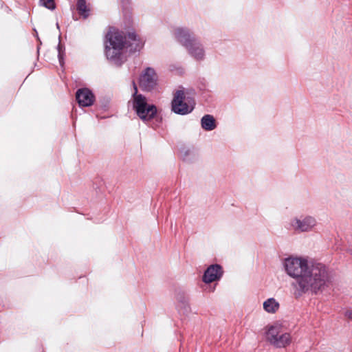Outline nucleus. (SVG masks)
Listing matches in <instances>:
<instances>
[{
	"label": "nucleus",
	"mask_w": 352,
	"mask_h": 352,
	"mask_svg": "<svg viewBox=\"0 0 352 352\" xmlns=\"http://www.w3.org/2000/svg\"><path fill=\"white\" fill-rule=\"evenodd\" d=\"M284 267L287 274L296 279L292 284L296 289V295L317 294L331 284L332 276L321 263H309L304 258L288 257L284 261Z\"/></svg>",
	"instance_id": "nucleus-1"
},
{
	"label": "nucleus",
	"mask_w": 352,
	"mask_h": 352,
	"mask_svg": "<svg viewBox=\"0 0 352 352\" xmlns=\"http://www.w3.org/2000/svg\"><path fill=\"white\" fill-rule=\"evenodd\" d=\"M144 41L135 32L124 35L122 32L110 30L106 35L104 54L107 60L116 66H121L126 60L124 50L131 52L140 51Z\"/></svg>",
	"instance_id": "nucleus-2"
},
{
	"label": "nucleus",
	"mask_w": 352,
	"mask_h": 352,
	"mask_svg": "<svg viewBox=\"0 0 352 352\" xmlns=\"http://www.w3.org/2000/svg\"><path fill=\"white\" fill-rule=\"evenodd\" d=\"M174 35L194 60L198 62L205 60L206 50L203 43L189 29L178 28L175 29Z\"/></svg>",
	"instance_id": "nucleus-3"
},
{
	"label": "nucleus",
	"mask_w": 352,
	"mask_h": 352,
	"mask_svg": "<svg viewBox=\"0 0 352 352\" xmlns=\"http://www.w3.org/2000/svg\"><path fill=\"white\" fill-rule=\"evenodd\" d=\"M134 91L132 94L133 108L138 117L143 121L147 122L152 120L157 113V108L154 104H149L146 98L138 93V87L133 81Z\"/></svg>",
	"instance_id": "nucleus-4"
},
{
	"label": "nucleus",
	"mask_w": 352,
	"mask_h": 352,
	"mask_svg": "<svg viewBox=\"0 0 352 352\" xmlns=\"http://www.w3.org/2000/svg\"><path fill=\"white\" fill-rule=\"evenodd\" d=\"M171 106L174 113L186 115L193 110L195 101L192 98L186 96L183 90H177L174 94Z\"/></svg>",
	"instance_id": "nucleus-5"
},
{
	"label": "nucleus",
	"mask_w": 352,
	"mask_h": 352,
	"mask_svg": "<svg viewBox=\"0 0 352 352\" xmlns=\"http://www.w3.org/2000/svg\"><path fill=\"white\" fill-rule=\"evenodd\" d=\"M289 228L297 233L311 232L317 226L316 219L309 214H300L289 221Z\"/></svg>",
	"instance_id": "nucleus-6"
},
{
	"label": "nucleus",
	"mask_w": 352,
	"mask_h": 352,
	"mask_svg": "<svg viewBox=\"0 0 352 352\" xmlns=\"http://www.w3.org/2000/svg\"><path fill=\"white\" fill-rule=\"evenodd\" d=\"M267 340L278 348L285 347L291 342L289 333L283 332L280 325L276 324L269 327L266 333Z\"/></svg>",
	"instance_id": "nucleus-7"
},
{
	"label": "nucleus",
	"mask_w": 352,
	"mask_h": 352,
	"mask_svg": "<svg viewBox=\"0 0 352 352\" xmlns=\"http://www.w3.org/2000/svg\"><path fill=\"white\" fill-rule=\"evenodd\" d=\"M158 76L155 69L146 67L139 78V86L144 91H151L157 87Z\"/></svg>",
	"instance_id": "nucleus-8"
},
{
	"label": "nucleus",
	"mask_w": 352,
	"mask_h": 352,
	"mask_svg": "<svg viewBox=\"0 0 352 352\" xmlns=\"http://www.w3.org/2000/svg\"><path fill=\"white\" fill-rule=\"evenodd\" d=\"M223 275L221 267L218 264L211 265L204 272L203 281L206 283H210L219 280Z\"/></svg>",
	"instance_id": "nucleus-9"
},
{
	"label": "nucleus",
	"mask_w": 352,
	"mask_h": 352,
	"mask_svg": "<svg viewBox=\"0 0 352 352\" xmlns=\"http://www.w3.org/2000/svg\"><path fill=\"white\" fill-rule=\"evenodd\" d=\"M78 103L81 107H89L94 102L93 93L87 88L79 89L76 94Z\"/></svg>",
	"instance_id": "nucleus-10"
},
{
	"label": "nucleus",
	"mask_w": 352,
	"mask_h": 352,
	"mask_svg": "<svg viewBox=\"0 0 352 352\" xmlns=\"http://www.w3.org/2000/svg\"><path fill=\"white\" fill-rule=\"evenodd\" d=\"M201 127L205 131H212L217 127L215 120L211 115H205L201 119Z\"/></svg>",
	"instance_id": "nucleus-11"
},
{
	"label": "nucleus",
	"mask_w": 352,
	"mask_h": 352,
	"mask_svg": "<svg viewBox=\"0 0 352 352\" xmlns=\"http://www.w3.org/2000/svg\"><path fill=\"white\" fill-rule=\"evenodd\" d=\"M278 302L274 298H270L263 302L264 310L270 314L276 313L279 309Z\"/></svg>",
	"instance_id": "nucleus-12"
},
{
	"label": "nucleus",
	"mask_w": 352,
	"mask_h": 352,
	"mask_svg": "<svg viewBox=\"0 0 352 352\" xmlns=\"http://www.w3.org/2000/svg\"><path fill=\"white\" fill-rule=\"evenodd\" d=\"M76 9L80 16L84 19H87L90 12V8L87 4L86 0H78L76 3Z\"/></svg>",
	"instance_id": "nucleus-13"
},
{
	"label": "nucleus",
	"mask_w": 352,
	"mask_h": 352,
	"mask_svg": "<svg viewBox=\"0 0 352 352\" xmlns=\"http://www.w3.org/2000/svg\"><path fill=\"white\" fill-rule=\"evenodd\" d=\"M40 3L42 6L51 10H54L56 8L54 0H40Z\"/></svg>",
	"instance_id": "nucleus-14"
},
{
	"label": "nucleus",
	"mask_w": 352,
	"mask_h": 352,
	"mask_svg": "<svg viewBox=\"0 0 352 352\" xmlns=\"http://www.w3.org/2000/svg\"><path fill=\"white\" fill-rule=\"evenodd\" d=\"M58 60L60 62V64L63 65V47L60 44L58 45Z\"/></svg>",
	"instance_id": "nucleus-15"
},
{
	"label": "nucleus",
	"mask_w": 352,
	"mask_h": 352,
	"mask_svg": "<svg viewBox=\"0 0 352 352\" xmlns=\"http://www.w3.org/2000/svg\"><path fill=\"white\" fill-rule=\"evenodd\" d=\"M345 316L349 319H352V311L351 310H347L345 312Z\"/></svg>",
	"instance_id": "nucleus-16"
},
{
	"label": "nucleus",
	"mask_w": 352,
	"mask_h": 352,
	"mask_svg": "<svg viewBox=\"0 0 352 352\" xmlns=\"http://www.w3.org/2000/svg\"><path fill=\"white\" fill-rule=\"evenodd\" d=\"M56 26H57L58 28H59V25H58V23H56Z\"/></svg>",
	"instance_id": "nucleus-17"
}]
</instances>
